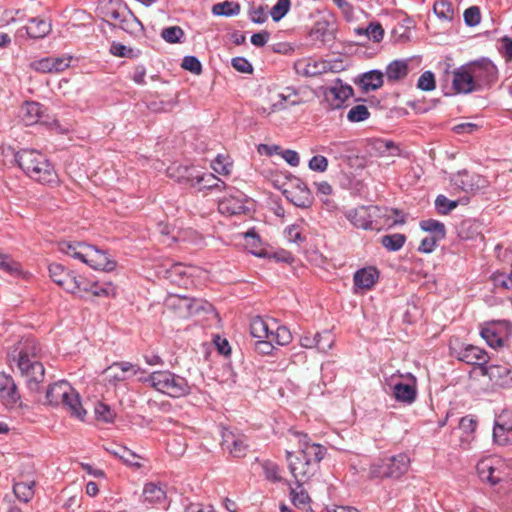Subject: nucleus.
<instances>
[{
	"instance_id": "1",
	"label": "nucleus",
	"mask_w": 512,
	"mask_h": 512,
	"mask_svg": "<svg viewBox=\"0 0 512 512\" xmlns=\"http://www.w3.org/2000/svg\"><path fill=\"white\" fill-rule=\"evenodd\" d=\"M298 438L300 451L294 455L286 451V460L290 473L295 479L298 488L308 482L319 470V463L323 459L326 448L320 444L310 443L307 434L292 432Z\"/></svg>"
},
{
	"instance_id": "2",
	"label": "nucleus",
	"mask_w": 512,
	"mask_h": 512,
	"mask_svg": "<svg viewBox=\"0 0 512 512\" xmlns=\"http://www.w3.org/2000/svg\"><path fill=\"white\" fill-rule=\"evenodd\" d=\"M15 160L23 172L34 181L50 186L59 183L53 165L41 152L34 149H22L16 153Z\"/></svg>"
},
{
	"instance_id": "3",
	"label": "nucleus",
	"mask_w": 512,
	"mask_h": 512,
	"mask_svg": "<svg viewBox=\"0 0 512 512\" xmlns=\"http://www.w3.org/2000/svg\"><path fill=\"white\" fill-rule=\"evenodd\" d=\"M17 365L31 390L44 380L45 369L40 362L42 349L35 339L27 338L19 343Z\"/></svg>"
},
{
	"instance_id": "4",
	"label": "nucleus",
	"mask_w": 512,
	"mask_h": 512,
	"mask_svg": "<svg viewBox=\"0 0 512 512\" xmlns=\"http://www.w3.org/2000/svg\"><path fill=\"white\" fill-rule=\"evenodd\" d=\"M46 399L51 405H62L71 416L84 420L86 410L82 407L79 394L67 381H59L51 385L46 392Z\"/></svg>"
},
{
	"instance_id": "5",
	"label": "nucleus",
	"mask_w": 512,
	"mask_h": 512,
	"mask_svg": "<svg viewBox=\"0 0 512 512\" xmlns=\"http://www.w3.org/2000/svg\"><path fill=\"white\" fill-rule=\"evenodd\" d=\"M154 389L173 398H180L190 393L187 379L169 370L152 372L146 379Z\"/></svg>"
},
{
	"instance_id": "6",
	"label": "nucleus",
	"mask_w": 512,
	"mask_h": 512,
	"mask_svg": "<svg viewBox=\"0 0 512 512\" xmlns=\"http://www.w3.org/2000/svg\"><path fill=\"white\" fill-rule=\"evenodd\" d=\"M48 270L52 281L66 292L78 296L81 295V290H88L86 279L65 269L63 265L52 263L49 265Z\"/></svg>"
},
{
	"instance_id": "7",
	"label": "nucleus",
	"mask_w": 512,
	"mask_h": 512,
	"mask_svg": "<svg viewBox=\"0 0 512 512\" xmlns=\"http://www.w3.org/2000/svg\"><path fill=\"white\" fill-rule=\"evenodd\" d=\"M477 473L482 481L496 485L505 481L510 475L508 464L500 457H490L478 462Z\"/></svg>"
},
{
	"instance_id": "8",
	"label": "nucleus",
	"mask_w": 512,
	"mask_h": 512,
	"mask_svg": "<svg viewBox=\"0 0 512 512\" xmlns=\"http://www.w3.org/2000/svg\"><path fill=\"white\" fill-rule=\"evenodd\" d=\"M402 377H404L402 374H393L390 378L386 379V386L389 387L396 401L410 405L417 397V380L415 376L408 373L406 375L408 382L403 383L398 379Z\"/></svg>"
},
{
	"instance_id": "9",
	"label": "nucleus",
	"mask_w": 512,
	"mask_h": 512,
	"mask_svg": "<svg viewBox=\"0 0 512 512\" xmlns=\"http://www.w3.org/2000/svg\"><path fill=\"white\" fill-rule=\"evenodd\" d=\"M478 91L490 87L497 80V68L488 59H481L466 64Z\"/></svg>"
},
{
	"instance_id": "10",
	"label": "nucleus",
	"mask_w": 512,
	"mask_h": 512,
	"mask_svg": "<svg viewBox=\"0 0 512 512\" xmlns=\"http://www.w3.org/2000/svg\"><path fill=\"white\" fill-rule=\"evenodd\" d=\"M410 467V458L405 453H400L381 460L374 466L372 472L378 477L398 479L403 476Z\"/></svg>"
},
{
	"instance_id": "11",
	"label": "nucleus",
	"mask_w": 512,
	"mask_h": 512,
	"mask_svg": "<svg viewBox=\"0 0 512 512\" xmlns=\"http://www.w3.org/2000/svg\"><path fill=\"white\" fill-rule=\"evenodd\" d=\"M166 306L172 309L177 317L188 318L203 309V302L187 296L170 295L166 300Z\"/></svg>"
},
{
	"instance_id": "12",
	"label": "nucleus",
	"mask_w": 512,
	"mask_h": 512,
	"mask_svg": "<svg viewBox=\"0 0 512 512\" xmlns=\"http://www.w3.org/2000/svg\"><path fill=\"white\" fill-rule=\"evenodd\" d=\"M323 89L325 101L331 109L341 108L344 102L353 96V88L348 84H344L339 78L333 84Z\"/></svg>"
},
{
	"instance_id": "13",
	"label": "nucleus",
	"mask_w": 512,
	"mask_h": 512,
	"mask_svg": "<svg viewBox=\"0 0 512 512\" xmlns=\"http://www.w3.org/2000/svg\"><path fill=\"white\" fill-rule=\"evenodd\" d=\"M246 196L239 190L232 188L227 195L218 202V210L226 216L240 215L246 212Z\"/></svg>"
},
{
	"instance_id": "14",
	"label": "nucleus",
	"mask_w": 512,
	"mask_h": 512,
	"mask_svg": "<svg viewBox=\"0 0 512 512\" xmlns=\"http://www.w3.org/2000/svg\"><path fill=\"white\" fill-rule=\"evenodd\" d=\"M493 439L501 446L512 444V410L504 409L497 416L493 428Z\"/></svg>"
},
{
	"instance_id": "15",
	"label": "nucleus",
	"mask_w": 512,
	"mask_h": 512,
	"mask_svg": "<svg viewBox=\"0 0 512 512\" xmlns=\"http://www.w3.org/2000/svg\"><path fill=\"white\" fill-rule=\"evenodd\" d=\"M285 197L295 206L307 208L312 204V194L306 183L299 178L291 181L289 188L284 190Z\"/></svg>"
},
{
	"instance_id": "16",
	"label": "nucleus",
	"mask_w": 512,
	"mask_h": 512,
	"mask_svg": "<svg viewBox=\"0 0 512 512\" xmlns=\"http://www.w3.org/2000/svg\"><path fill=\"white\" fill-rule=\"evenodd\" d=\"M511 326L508 322L492 324L481 330V336L492 348H499L504 345L505 337L511 333Z\"/></svg>"
},
{
	"instance_id": "17",
	"label": "nucleus",
	"mask_w": 512,
	"mask_h": 512,
	"mask_svg": "<svg viewBox=\"0 0 512 512\" xmlns=\"http://www.w3.org/2000/svg\"><path fill=\"white\" fill-rule=\"evenodd\" d=\"M222 448L228 451L233 457L241 458L246 455L248 445L242 434H236L225 429L222 432Z\"/></svg>"
},
{
	"instance_id": "18",
	"label": "nucleus",
	"mask_w": 512,
	"mask_h": 512,
	"mask_svg": "<svg viewBox=\"0 0 512 512\" xmlns=\"http://www.w3.org/2000/svg\"><path fill=\"white\" fill-rule=\"evenodd\" d=\"M452 75V86L456 93L469 94L478 91L466 64L455 69Z\"/></svg>"
},
{
	"instance_id": "19",
	"label": "nucleus",
	"mask_w": 512,
	"mask_h": 512,
	"mask_svg": "<svg viewBox=\"0 0 512 512\" xmlns=\"http://www.w3.org/2000/svg\"><path fill=\"white\" fill-rule=\"evenodd\" d=\"M139 370L140 368L136 365L130 362L121 361L112 363L105 370V373L108 374L109 381L115 384L136 375Z\"/></svg>"
},
{
	"instance_id": "20",
	"label": "nucleus",
	"mask_w": 512,
	"mask_h": 512,
	"mask_svg": "<svg viewBox=\"0 0 512 512\" xmlns=\"http://www.w3.org/2000/svg\"><path fill=\"white\" fill-rule=\"evenodd\" d=\"M86 263L95 270L112 271L116 267L115 261L108 258L105 252L89 245Z\"/></svg>"
},
{
	"instance_id": "21",
	"label": "nucleus",
	"mask_w": 512,
	"mask_h": 512,
	"mask_svg": "<svg viewBox=\"0 0 512 512\" xmlns=\"http://www.w3.org/2000/svg\"><path fill=\"white\" fill-rule=\"evenodd\" d=\"M458 359L467 364L478 365L480 369L482 365L488 363L489 357L484 349L474 345H466L459 351Z\"/></svg>"
},
{
	"instance_id": "22",
	"label": "nucleus",
	"mask_w": 512,
	"mask_h": 512,
	"mask_svg": "<svg viewBox=\"0 0 512 512\" xmlns=\"http://www.w3.org/2000/svg\"><path fill=\"white\" fill-rule=\"evenodd\" d=\"M196 171L194 166L173 164L167 168V175L182 185L192 187Z\"/></svg>"
},
{
	"instance_id": "23",
	"label": "nucleus",
	"mask_w": 512,
	"mask_h": 512,
	"mask_svg": "<svg viewBox=\"0 0 512 512\" xmlns=\"http://www.w3.org/2000/svg\"><path fill=\"white\" fill-rule=\"evenodd\" d=\"M379 273L374 267L359 269L355 272L353 281L354 286L358 289H371L376 283Z\"/></svg>"
},
{
	"instance_id": "24",
	"label": "nucleus",
	"mask_w": 512,
	"mask_h": 512,
	"mask_svg": "<svg viewBox=\"0 0 512 512\" xmlns=\"http://www.w3.org/2000/svg\"><path fill=\"white\" fill-rule=\"evenodd\" d=\"M226 188L225 183L213 173H204L197 169L192 188L201 191L204 189Z\"/></svg>"
},
{
	"instance_id": "25",
	"label": "nucleus",
	"mask_w": 512,
	"mask_h": 512,
	"mask_svg": "<svg viewBox=\"0 0 512 512\" xmlns=\"http://www.w3.org/2000/svg\"><path fill=\"white\" fill-rule=\"evenodd\" d=\"M51 22L39 17L31 18L29 25L25 26L24 29L29 38L31 39H42L51 32Z\"/></svg>"
},
{
	"instance_id": "26",
	"label": "nucleus",
	"mask_w": 512,
	"mask_h": 512,
	"mask_svg": "<svg viewBox=\"0 0 512 512\" xmlns=\"http://www.w3.org/2000/svg\"><path fill=\"white\" fill-rule=\"evenodd\" d=\"M346 217L357 228L372 229V218L368 207L361 206L349 210Z\"/></svg>"
},
{
	"instance_id": "27",
	"label": "nucleus",
	"mask_w": 512,
	"mask_h": 512,
	"mask_svg": "<svg viewBox=\"0 0 512 512\" xmlns=\"http://www.w3.org/2000/svg\"><path fill=\"white\" fill-rule=\"evenodd\" d=\"M143 501L149 504H160L166 499V491L159 483L149 482L143 488Z\"/></svg>"
},
{
	"instance_id": "28",
	"label": "nucleus",
	"mask_w": 512,
	"mask_h": 512,
	"mask_svg": "<svg viewBox=\"0 0 512 512\" xmlns=\"http://www.w3.org/2000/svg\"><path fill=\"white\" fill-rule=\"evenodd\" d=\"M358 84L364 92L377 90L383 85V73L379 70L363 73Z\"/></svg>"
},
{
	"instance_id": "29",
	"label": "nucleus",
	"mask_w": 512,
	"mask_h": 512,
	"mask_svg": "<svg viewBox=\"0 0 512 512\" xmlns=\"http://www.w3.org/2000/svg\"><path fill=\"white\" fill-rule=\"evenodd\" d=\"M294 67L297 74L306 77H313L325 72L327 66L324 62H317L309 59L297 61Z\"/></svg>"
},
{
	"instance_id": "30",
	"label": "nucleus",
	"mask_w": 512,
	"mask_h": 512,
	"mask_svg": "<svg viewBox=\"0 0 512 512\" xmlns=\"http://www.w3.org/2000/svg\"><path fill=\"white\" fill-rule=\"evenodd\" d=\"M43 113V106L38 102H25L21 107V118L26 125L37 123Z\"/></svg>"
},
{
	"instance_id": "31",
	"label": "nucleus",
	"mask_w": 512,
	"mask_h": 512,
	"mask_svg": "<svg viewBox=\"0 0 512 512\" xmlns=\"http://www.w3.org/2000/svg\"><path fill=\"white\" fill-rule=\"evenodd\" d=\"M261 467L267 481L290 486V482L282 476V469L277 463L271 460H265L261 463Z\"/></svg>"
},
{
	"instance_id": "32",
	"label": "nucleus",
	"mask_w": 512,
	"mask_h": 512,
	"mask_svg": "<svg viewBox=\"0 0 512 512\" xmlns=\"http://www.w3.org/2000/svg\"><path fill=\"white\" fill-rule=\"evenodd\" d=\"M272 329V322L270 323L263 318L256 316L250 322V333L256 339H269Z\"/></svg>"
},
{
	"instance_id": "33",
	"label": "nucleus",
	"mask_w": 512,
	"mask_h": 512,
	"mask_svg": "<svg viewBox=\"0 0 512 512\" xmlns=\"http://www.w3.org/2000/svg\"><path fill=\"white\" fill-rule=\"evenodd\" d=\"M0 393L9 403H16L19 398L14 380L4 373H0Z\"/></svg>"
},
{
	"instance_id": "34",
	"label": "nucleus",
	"mask_w": 512,
	"mask_h": 512,
	"mask_svg": "<svg viewBox=\"0 0 512 512\" xmlns=\"http://www.w3.org/2000/svg\"><path fill=\"white\" fill-rule=\"evenodd\" d=\"M388 81H398L408 74V63L405 60H394L388 64L385 71Z\"/></svg>"
},
{
	"instance_id": "35",
	"label": "nucleus",
	"mask_w": 512,
	"mask_h": 512,
	"mask_svg": "<svg viewBox=\"0 0 512 512\" xmlns=\"http://www.w3.org/2000/svg\"><path fill=\"white\" fill-rule=\"evenodd\" d=\"M480 373L483 376H487L491 381L499 382L500 380L506 378L510 369L506 365H482L480 367Z\"/></svg>"
},
{
	"instance_id": "36",
	"label": "nucleus",
	"mask_w": 512,
	"mask_h": 512,
	"mask_svg": "<svg viewBox=\"0 0 512 512\" xmlns=\"http://www.w3.org/2000/svg\"><path fill=\"white\" fill-rule=\"evenodd\" d=\"M269 339L276 345L284 346L291 342L292 334L287 327L278 325L275 321H272Z\"/></svg>"
},
{
	"instance_id": "37",
	"label": "nucleus",
	"mask_w": 512,
	"mask_h": 512,
	"mask_svg": "<svg viewBox=\"0 0 512 512\" xmlns=\"http://www.w3.org/2000/svg\"><path fill=\"white\" fill-rule=\"evenodd\" d=\"M290 487V497L293 505L299 509L306 510L310 507V497L306 490L303 488V485L298 488V485L294 488L291 485Z\"/></svg>"
},
{
	"instance_id": "38",
	"label": "nucleus",
	"mask_w": 512,
	"mask_h": 512,
	"mask_svg": "<svg viewBox=\"0 0 512 512\" xmlns=\"http://www.w3.org/2000/svg\"><path fill=\"white\" fill-rule=\"evenodd\" d=\"M34 485L33 481L18 482L13 486V492L20 501L28 503L34 496Z\"/></svg>"
},
{
	"instance_id": "39",
	"label": "nucleus",
	"mask_w": 512,
	"mask_h": 512,
	"mask_svg": "<svg viewBox=\"0 0 512 512\" xmlns=\"http://www.w3.org/2000/svg\"><path fill=\"white\" fill-rule=\"evenodd\" d=\"M0 269L15 277L21 276L23 273L20 263L3 253H0Z\"/></svg>"
},
{
	"instance_id": "40",
	"label": "nucleus",
	"mask_w": 512,
	"mask_h": 512,
	"mask_svg": "<svg viewBox=\"0 0 512 512\" xmlns=\"http://www.w3.org/2000/svg\"><path fill=\"white\" fill-rule=\"evenodd\" d=\"M420 228L425 231L429 232L434 237H437L439 239H444L446 235L445 226L442 222L434 219H428L423 220L420 222Z\"/></svg>"
},
{
	"instance_id": "41",
	"label": "nucleus",
	"mask_w": 512,
	"mask_h": 512,
	"mask_svg": "<svg viewBox=\"0 0 512 512\" xmlns=\"http://www.w3.org/2000/svg\"><path fill=\"white\" fill-rule=\"evenodd\" d=\"M405 241V235L400 233L384 235L381 238V244L383 247L393 252L400 250L403 247Z\"/></svg>"
},
{
	"instance_id": "42",
	"label": "nucleus",
	"mask_w": 512,
	"mask_h": 512,
	"mask_svg": "<svg viewBox=\"0 0 512 512\" xmlns=\"http://www.w3.org/2000/svg\"><path fill=\"white\" fill-rule=\"evenodd\" d=\"M86 283L88 284V290H81V295L84 293H92L94 296H110L115 295V287L112 284H105L104 286H99L97 282H92L86 279Z\"/></svg>"
},
{
	"instance_id": "43",
	"label": "nucleus",
	"mask_w": 512,
	"mask_h": 512,
	"mask_svg": "<svg viewBox=\"0 0 512 512\" xmlns=\"http://www.w3.org/2000/svg\"><path fill=\"white\" fill-rule=\"evenodd\" d=\"M119 27L130 34H138L144 29L142 23L131 12L120 19Z\"/></svg>"
},
{
	"instance_id": "44",
	"label": "nucleus",
	"mask_w": 512,
	"mask_h": 512,
	"mask_svg": "<svg viewBox=\"0 0 512 512\" xmlns=\"http://www.w3.org/2000/svg\"><path fill=\"white\" fill-rule=\"evenodd\" d=\"M212 12L218 16H235L240 12V6L230 1H224L213 5Z\"/></svg>"
},
{
	"instance_id": "45",
	"label": "nucleus",
	"mask_w": 512,
	"mask_h": 512,
	"mask_svg": "<svg viewBox=\"0 0 512 512\" xmlns=\"http://www.w3.org/2000/svg\"><path fill=\"white\" fill-rule=\"evenodd\" d=\"M373 146L382 155L396 156L399 154V148L391 140L376 139Z\"/></svg>"
},
{
	"instance_id": "46",
	"label": "nucleus",
	"mask_w": 512,
	"mask_h": 512,
	"mask_svg": "<svg viewBox=\"0 0 512 512\" xmlns=\"http://www.w3.org/2000/svg\"><path fill=\"white\" fill-rule=\"evenodd\" d=\"M96 419L105 423H112L116 417V413L111 407L105 403L98 402L94 408Z\"/></svg>"
},
{
	"instance_id": "47",
	"label": "nucleus",
	"mask_w": 512,
	"mask_h": 512,
	"mask_svg": "<svg viewBox=\"0 0 512 512\" xmlns=\"http://www.w3.org/2000/svg\"><path fill=\"white\" fill-rule=\"evenodd\" d=\"M433 10L437 17L443 20H451L454 16L452 4L445 0L436 1Z\"/></svg>"
},
{
	"instance_id": "48",
	"label": "nucleus",
	"mask_w": 512,
	"mask_h": 512,
	"mask_svg": "<svg viewBox=\"0 0 512 512\" xmlns=\"http://www.w3.org/2000/svg\"><path fill=\"white\" fill-rule=\"evenodd\" d=\"M161 37L168 43H180L184 37V31L179 26H170L162 29Z\"/></svg>"
},
{
	"instance_id": "49",
	"label": "nucleus",
	"mask_w": 512,
	"mask_h": 512,
	"mask_svg": "<svg viewBox=\"0 0 512 512\" xmlns=\"http://www.w3.org/2000/svg\"><path fill=\"white\" fill-rule=\"evenodd\" d=\"M110 52L114 56L123 57V58H135L139 55V50H134L133 48L127 47L121 43L113 42L110 47Z\"/></svg>"
},
{
	"instance_id": "50",
	"label": "nucleus",
	"mask_w": 512,
	"mask_h": 512,
	"mask_svg": "<svg viewBox=\"0 0 512 512\" xmlns=\"http://www.w3.org/2000/svg\"><path fill=\"white\" fill-rule=\"evenodd\" d=\"M212 169L220 175H229L232 170V163L227 157L218 155L211 164Z\"/></svg>"
},
{
	"instance_id": "51",
	"label": "nucleus",
	"mask_w": 512,
	"mask_h": 512,
	"mask_svg": "<svg viewBox=\"0 0 512 512\" xmlns=\"http://www.w3.org/2000/svg\"><path fill=\"white\" fill-rule=\"evenodd\" d=\"M291 2L290 0H277V3L272 7L270 15L275 22L280 21L289 11Z\"/></svg>"
},
{
	"instance_id": "52",
	"label": "nucleus",
	"mask_w": 512,
	"mask_h": 512,
	"mask_svg": "<svg viewBox=\"0 0 512 512\" xmlns=\"http://www.w3.org/2000/svg\"><path fill=\"white\" fill-rule=\"evenodd\" d=\"M370 116L368 108L365 105H356L352 107L347 114V119L350 122H361Z\"/></svg>"
},
{
	"instance_id": "53",
	"label": "nucleus",
	"mask_w": 512,
	"mask_h": 512,
	"mask_svg": "<svg viewBox=\"0 0 512 512\" xmlns=\"http://www.w3.org/2000/svg\"><path fill=\"white\" fill-rule=\"evenodd\" d=\"M435 206L440 214H448L458 206V201L449 200L444 195H438L435 200Z\"/></svg>"
},
{
	"instance_id": "54",
	"label": "nucleus",
	"mask_w": 512,
	"mask_h": 512,
	"mask_svg": "<svg viewBox=\"0 0 512 512\" xmlns=\"http://www.w3.org/2000/svg\"><path fill=\"white\" fill-rule=\"evenodd\" d=\"M474 177L469 176L467 173H459L455 178L454 183L457 187L465 192H473L475 190Z\"/></svg>"
},
{
	"instance_id": "55",
	"label": "nucleus",
	"mask_w": 512,
	"mask_h": 512,
	"mask_svg": "<svg viewBox=\"0 0 512 512\" xmlns=\"http://www.w3.org/2000/svg\"><path fill=\"white\" fill-rule=\"evenodd\" d=\"M318 346L317 350L323 353L329 351L334 344V336L330 331H323L318 333Z\"/></svg>"
},
{
	"instance_id": "56",
	"label": "nucleus",
	"mask_w": 512,
	"mask_h": 512,
	"mask_svg": "<svg viewBox=\"0 0 512 512\" xmlns=\"http://www.w3.org/2000/svg\"><path fill=\"white\" fill-rule=\"evenodd\" d=\"M417 87L423 91H432L435 89V77L431 71H425L418 79Z\"/></svg>"
},
{
	"instance_id": "57",
	"label": "nucleus",
	"mask_w": 512,
	"mask_h": 512,
	"mask_svg": "<svg viewBox=\"0 0 512 512\" xmlns=\"http://www.w3.org/2000/svg\"><path fill=\"white\" fill-rule=\"evenodd\" d=\"M181 67L196 75L202 72V64L195 56H185L182 60Z\"/></svg>"
},
{
	"instance_id": "58",
	"label": "nucleus",
	"mask_w": 512,
	"mask_h": 512,
	"mask_svg": "<svg viewBox=\"0 0 512 512\" xmlns=\"http://www.w3.org/2000/svg\"><path fill=\"white\" fill-rule=\"evenodd\" d=\"M481 15L480 9L477 6H471L464 12V21L466 25L474 27L480 23Z\"/></svg>"
},
{
	"instance_id": "59",
	"label": "nucleus",
	"mask_w": 512,
	"mask_h": 512,
	"mask_svg": "<svg viewBox=\"0 0 512 512\" xmlns=\"http://www.w3.org/2000/svg\"><path fill=\"white\" fill-rule=\"evenodd\" d=\"M113 454L120 459H122L125 463H128L130 465H135L137 467H140L139 463H135L134 460L138 457L133 451L126 447H118L116 450L113 451Z\"/></svg>"
},
{
	"instance_id": "60",
	"label": "nucleus",
	"mask_w": 512,
	"mask_h": 512,
	"mask_svg": "<svg viewBox=\"0 0 512 512\" xmlns=\"http://www.w3.org/2000/svg\"><path fill=\"white\" fill-rule=\"evenodd\" d=\"M274 345L271 339H258L255 342L254 349L260 355H271L274 350Z\"/></svg>"
},
{
	"instance_id": "61",
	"label": "nucleus",
	"mask_w": 512,
	"mask_h": 512,
	"mask_svg": "<svg viewBox=\"0 0 512 512\" xmlns=\"http://www.w3.org/2000/svg\"><path fill=\"white\" fill-rule=\"evenodd\" d=\"M31 67L42 73H52L55 72L53 70L52 57L42 58L40 60L34 61L31 63Z\"/></svg>"
},
{
	"instance_id": "62",
	"label": "nucleus",
	"mask_w": 512,
	"mask_h": 512,
	"mask_svg": "<svg viewBox=\"0 0 512 512\" xmlns=\"http://www.w3.org/2000/svg\"><path fill=\"white\" fill-rule=\"evenodd\" d=\"M308 166L313 171L325 172L328 168V160L322 155H316L309 160Z\"/></svg>"
},
{
	"instance_id": "63",
	"label": "nucleus",
	"mask_w": 512,
	"mask_h": 512,
	"mask_svg": "<svg viewBox=\"0 0 512 512\" xmlns=\"http://www.w3.org/2000/svg\"><path fill=\"white\" fill-rule=\"evenodd\" d=\"M286 238L288 241L300 244L305 241V237L302 235L298 225H291L285 230Z\"/></svg>"
},
{
	"instance_id": "64",
	"label": "nucleus",
	"mask_w": 512,
	"mask_h": 512,
	"mask_svg": "<svg viewBox=\"0 0 512 512\" xmlns=\"http://www.w3.org/2000/svg\"><path fill=\"white\" fill-rule=\"evenodd\" d=\"M232 67L241 73H251L253 67L251 63L244 57H235L231 60Z\"/></svg>"
}]
</instances>
